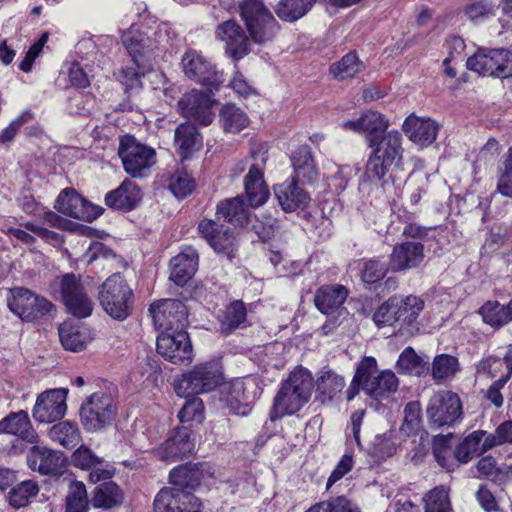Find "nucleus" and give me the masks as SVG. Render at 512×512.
<instances>
[{
    "label": "nucleus",
    "mask_w": 512,
    "mask_h": 512,
    "mask_svg": "<svg viewBox=\"0 0 512 512\" xmlns=\"http://www.w3.org/2000/svg\"><path fill=\"white\" fill-rule=\"evenodd\" d=\"M212 104L213 101L208 96L192 90L180 98L178 107L184 117L194 119L207 126L212 123L214 118Z\"/></svg>",
    "instance_id": "obj_22"
},
{
    "label": "nucleus",
    "mask_w": 512,
    "mask_h": 512,
    "mask_svg": "<svg viewBox=\"0 0 512 512\" xmlns=\"http://www.w3.org/2000/svg\"><path fill=\"white\" fill-rule=\"evenodd\" d=\"M63 302L70 314L86 318L92 314L93 301L88 297L84 286L73 274H66L60 283Z\"/></svg>",
    "instance_id": "obj_17"
},
{
    "label": "nucleus",
    "mask_w": 512,
    "mask_h": 512,
    "mask_svg": "<svg viewBox=\"0 0 512 512\" xmlns=\"http://www.w3.org/2000/svg\"><path fill=\"white\" fill-rule=\"evenodd\" d=\"M246 319V308L243 302L235 301L230 304L221 321V329L225 333H230L238 328Z\"/></svg>",
    "instance_id": "obj_57"
},
{
    "label": "nucleus",
    "mask_w": 512,
    "mask_h": 512,
    "mask_svg": "<svg viewBox=\"0 0 512 512\" xmlns=\"http://www.w3.org/2000/svg\"><path fill=\"white\" fill-rule=\"evenodd\" d=\"M142 198L139 187L129 179H125L121 185L105 196V203L107 206L130 211L134 209Z\"/></svg>",
    "instance_id": "obj_32"
},
{
    "label": "nucleus",
    "mask_w": 512,
    "mask_h": 512,
    "mask_svg": "<svg viewBox=\"0 0 512 512\" xmlns=\"http://www.w3.org/2000/svg\"><path fill=\"white\" fill-rule=\"evenodd\" d=\"M477 373L486 378H505L507 382L512 375V349L509 348L504 358L488 357L477 366Z\"/></svg>",
    "instance_id": "obj_35"
},
{
    "label": "nucleus",
    "mask_w": 512,
    "mask_h": 512,
    "mask_svg": "<svg viewBox=\"0 0 512 512\" xmlns=\"http://www.w3.org/2000/svg\"><path fill=\"white\" fill-rule=\"evenodd\" d=\"M49 438L65 448H73L80 442V431L78 427L68 421L55 424L49 429Z\"/></svg>",
    "instance_id": "obj_47"
},
{
    "label": "nucleus",
    "mask_w": 512,
    "mask_h": 512,
    "mask_svg": "<svg viewBox=\"0 0 512 512\" xmlns=\"http://www.w3.org/2000/svg\"><path fill=\"white\" fill-rule=\"evenodd\" d=\"M122 42L132 58L133 66L123 68L119 80L129 89L137 88L140 86V77L152 69L150 63L152 43L135 26H131L123 33Z\"/></svg>",
    "instance_id": "obj_3"
},
{
    "label": "nucleus",
    "mask_w": 512,
    "mask_h": 512,
    "mask_svg": "<svg viewBox=\"0 0 512 512\" xmlns=\"http://www.w3.org/2000/svg\"><path fill=\"white\" fill-rule=\"evenodd\" d=\"M26 230L31 231L35 235H37L39 238H41L43 241L51 244V245H59L62 242L61 236L53 232L51 230H48L47 228L41 226L40 224L32 221L25 222L23 224Z\"/></svg>",
    "instance_id": "obj_63"
},
{
    "label": "nucleus",
    "mask_w": 512,
    "mask_h": 512,
    "mask_svg": "<svg viewBox=\"0 0 512 512\" xmlns=\"http://www.w3.org/2000/svg\"><path fill=\"white\" fill-rule=\"evenodd\" d=\"M466 64L469 70L483 76L505 78L512 74V54L504 48L479 49Z\"/></svg>",
    "instance_id": "obj_10"
},
{
    "label": "nucleus",
    "mask_w": 512,
    "mask_h": 512,
    "mask_svg": "<svg viewBox=\"0 0 512 512\" xmlns=\"http://www.w3.org/2000/svg\"><path fill=\"white\" fill-rule=\"evenodd\" d=\"M0 431L7 434L19 436L21 439H16L13 444L14 449H19V452L24 451L23 441L29 443L38 442V434L32 428L28 413L24 410L10 413L0 421Z\"/></svg>",
    "instance_id": "obj_24"
},
{
    "label": "nucleus",
    "mask_w": 512,
    "mask_h": 512,
    "mask_svg": "<svg viewBox=\"0 0 512 512\" xmlns=\"http://www.w3.org/2000/svg\"><path fill=\"white\" fill-rule=\"evenodd\" d=\"M316 0H281L275 8L277 16L288 22L302 18Z\"/></svg>",
    "instance_id": "obj_48"
},
{
    "label": "nucleus",
    "mask_w": 512,
    "mask_h": 512,
    "mask_svg": "<svg viewBox=\"0 0 512 512\" xmlns=\"http://www.w3.org/2000/svg\"><path fill=\"white\" fill-rule=\"evenodd\" d=\"M356 381L369 397L375 400L388 399L399 386L396 375L391 370L377 372V361L374 357H364L356 369Z\"/></svg>",
    "instance_id": "obj_5"
},
{
    "label": "nucleus",
    "mask_w": 512,
    "mask_h": 512,
    "mask_svg": "<svg viewBox=\"0 0 512 512\" xmlns=\"http://www.w3.org/2000/svg\"><path fill=\"white\" fill-rule=\"evenodd\" d=\"M215 36L225 44L226 53L233 59L239 60L249 53V38L235 20L220 23L215 29Z\"/></svg>",
    "instance_id": "obj_20"
},
{
    "label": "nucleus",
    "mask_w": 512,
    "mask_h": 512,
    "mask_svg": "<svg viewBox=\"0 0 512 512\" xmlns=\"http://www.w3.org/2000/svg\"><path fill=\"white\" fill-rule=\"evenodd\" d=\"M181 423H201L204 420V404L203 401L193 396L187 400L177 415Z\"/></svg>",
    "instance_id": "obj_58"
},
{
    "label": "nucleus",
    "mask_w": 512,
    "mask_h": 512,
    "mask_svg": "<svg viewBox=\"0 0 512 512\" xmlns=\"http://www.w3.org/2000/svg\"><path fill=\"white\" fill-rule=\"evenodd\" d=\"M347 296L348 290L343 285H324L317 289L314 303L322 314L329 316L341 311Z\"/></svg>",
    "instance_id": "obj_30"
},
{
    "label": "nucleus",
    "mask_w": 512,
    "mask_h": 512,
    "mask_svg": "<svg viewBox=\"0 0 512 512\" xmlns=\"http://www.w3.org/2000/svg\"><path fill=\"white\" fill-rule=\"evenodd\" d=\"M396 296L389 298L374 313L373 320L378 327L398 322L395 312Z\"/></svg>",
    "instance_id": "obj_59"
},
{
    "label": "nucleus",
    "mask_w": 512,
    "mask_h": 512,
    "mask_svg": "<svg viewBox=\"0 0 512 512\" xmlns=\"http://www.w3.org/2000/svg\"><path fill=\"white\" fill-rule=\"evenodd\" d=\"M221 401L234 414L246 413V387L242 379L236 378L228 382H224L220 389Z\"/></svg>",
    "instance_id": "obj_33"
},
{
    "label": "nucleus",
    "mask_w": 512,
    "mask_h": 512,
    "mask_svg": "<svg viewBox=\"0 0 512 512\" xmlns=\"http://www.w3.org/2000/svg\"><path fill=\"white\" fill-rule=\"evenodd\" d=\"M150 314L155 326L162 332L183 330L187 321V308L176 299H163L150 306Z\"/></svg>",
    "instance_id": "obj_14"
},
{
    "label": "nucleus",
    "mask_w": 512,
    "mask_h": 512,
    "mask_svg": "<svg viewBox=\"0 0 512 512\" xmlns=\"http://www.w3.org/2000/svg\"><path fill=\"white\" fill-rule=\"evenodd\" d=\"M59 338L64 349L73 352L83 350L89 341L85 330L70 321L60 325Z\"/></svg>",
    "instance_id": "obj_40"
},
{
    "label": "nucleus",
    "mask_w": 512,
    "mask_h": 512,
    "mask_svg": "<svg viewBox=\"0 0 512 512\" xmlns=\"http://www.w3.org/2000/svg\"><path fill=\"white\" fill-rule=\"evenodd\" d=\"M65 458L62 453L46 447L33 446L27 455V464L42 475H61Z\"/></svg>",
    "instance_id": "obj_27"
},
{
    "label": "nucleus",
    "mask_w": 512,
    "mask_h": 512,
    "mask_svg": "<svg viewBox=\"0 0 512 512\" xmlns=\"http://www.w3.org/2000/svg\"><path fill=\"white\" fill-rule=\"evenodd\" d=\"M71 462L77 468L91 470L96 466V463H100V458L91 449L82 445L72 454Z\"/></svg>",
    "instance_id": "obj_60"
},
{
    "label": "nucleus",
    "mask_w": 512,
    "mask_h": 512,
    "mask_svg": "<svg viewBox=\"0 0 512 512\" xmlns=\"http://www.w3.org/2000/svg\"><path fill=\"white\" fill-rule=\"evenodd\" d=\"M68 389L56 388L38 395L32 416L39 423H52L64 417L67 405Z\"/></svg>",
    "instance_id": "obj_18"
},
{
    "label": "nucleus",
    "mask_w": 512,
    "mask_h": 512,
    "mask_svg": "<svg viewBox=\"0 0 512 512\" xmlns=\"http://www.w3.org/2000/svg\"><path fill=\"white\" fill-rule=\"evenodd\" d=\"M451 434L449 435H437L433 439V454L438 462V464L446 469H449L450 466L448 464L449 458V449H450V441Z\"/></svg>",
    "instance_id": "obj_62"
},
{
    "label": "nucleus",
    "mask_w": 512,
    "mask_h": 512,
    "mask_svg": "<svg viewBox=\"0 0 512 512\" xmlns=\"http://www.w3.org/2000/svg\"><path fill=\"white\" fill-rule=\"evenodd\" d=\"M219 121L227 133H239L249 124L247 114L233 104H227L220 110Z\"/></svg>",
    "instance_id": "obj_42"
},
{
    "label": "nucleus",
    "mask_w": 512,
    "mask_h": 512,
    "mask_svg": "<svg viewBox=\"0 0 512 512\" xmlns=\"http://www.w3.org/2000/svg\"><path fill=\"white\" fill-rule=\"evenodd\" d=\"M344 386V378L328 368L321 370L316 381L317 392L327 396L329 399L338 395L343 390Z\"/></svg>",
    "instance_id": "obj_50"
},
{
    "label": "nucleus",
    "mask_w": 512,
    "mask_h": 512,
    "mask_svg": "<svg viewBox=\"0 0 512 512\" xmlns=\"http://www.w3.org/2000/svg\"><path fill=\"white\" fill-rule=\"evenodd\" d=\"M279 205L285 212H294L308 207L311 195L296 179H288L274 187Z\"/></svg>",
    "instance_id": "obj_26"
},
{
    "label": "nucleus",
    "mask_w": 512,
    "mask_h": 512,
    "mask_svg": "<svg viewBox=\"0 0 512 512\" xmlns=\"http://www.w3.org/2000/svg\"><path fill=\"white\" fill-rule=\"evenodd\" d=\"M239 14L251 39L258 44L272 41L279 26L267 6L260 0H242Z\"/></svg>",
    "instance_id": "obj_4"
},
{
    "label": "nucleus",
    "mask_w": 512,
    "mask_h": 512,
    "mask_svg": "<svg viewBox=\"0 0 512 512\" xmlns=\"http://www.w3.org/2000/svg\"><path fill=\"white\" fill-rule=\"evenodd\" d=\"M363 134L367 145L374 143V140L385 134L389 122L384 116L376 111H367L361 115Z\"/></svg>",
    "instance_id": "obj_49"
},
{
    "label": "nucleus",
    "mask_w": 512,
    "mask_h": 512,
    "mask_svg": "<svg viewBox=\"0 0 512 512\" xmlns=\"http://www.w3.org/2000/svg\"><path fill=\"white\" fill-rule=\"evenodd\" d=\"M114 415V402L104 393L92 394L83 402L80 409L81 422L90 432L100 431L110 425Z\"/></svg>",
    "instance_id": "obj_12"
},
{
    "label": "nucleus",
    "mask_w": 512,
    "mask_h": 512,
    "mask_svg": "<svg viewBox=\"0 0 512 512\" xmlns=\"http://www.w3.org/2000/svg\"><path fill=\"white\" fill-rule=\"evenodd\" d=\"M118 154L124 170L133 178L145 177L157 162L156 151L130 135L121 138Z\"/></svg>",
    "instance_id": "obj_8"
},
{
    "label": "nucleus",
    "mask_w": 512,
    "mask_h": 512,
    "mask_svg": "<svg viewBox=\"0 0 512 512\" xmlns=\"http://www.w3.org/2000/svg\"><path fill=\"white\" fill-rule=\"evenodd\" d=\"M198 232L215 252L230 255L234 250L235 237L223 225L210 219H203L198 225Z\"/></svg>",
    "instance_id": "obj_28"
},
{
    "label": "nucleus",
    "mask_w": 512,
    "mask_h": 512,
    "mask_svg": "<svg viewBox=\"0 0 512 512\" xmlns=\"http://www.w3.org/2000/svg\"><path fill=\"white\" fill-rule=\"evenodd\" d=\"M459 371L458 359L448 354L437 355L431 366V376L437 383L451 380Z\"/></svg>",
    "instance_id": "obj_45"
},
{
    "label": "nucleus",
    "mask_w": 512,
    "mask_h": 512,
    "mask_svg": "<svg viewBox=\"0 0 512 512\" xmlns=\"http://www.w3.org/2000/svg\"><path fill=\"white\" fill-rule=\"evenodd\" d=\"M266 157L262 155L250 166L244 178L245 193L251 207L263 205L269 198V190L264 181Z\"/></svg>",
    "instance_id": "obj_25"
},
{
    "label": "nucleus",
    "mask_w": 512,
    "mask_h": 512,
    "mask_svg": "<svg viewBox=\"0 0 512 512\" xmlns=\"http://www.w3.org/2000/svg\"><path fill=\"white\" fill-rule=\"evenodd\" d=\"M362 63L355 53H348L339 62L333 64L330 72L334 78L344 80L360 72Z\"/></svg>",
    "instance_id": "obj_55"
},
{
    "label": "nucleus",
    "mask_w": 512,
    "mask_h": 512,
    "mask_svg": "<svg viewBox=\"0 0 512 512\" xmlns=\"http://www.w3.org/2000/svg\"><path fill=\"white\" fill-rule=\"evenodd\" d=\"M395 314L398 322L403 325L410 326L414 324L419 314L424 309V302L416 296H407L403 299L396 297Z\"/></svg>",
    "instance_id": "obj_41"
},
{
    "label": "nucleus",
    "mask_w": 512,
    "mask_h": 512,
    "mask_svg": "<svg viewBox=\"0 0 512 512\" xmlns=\"http://www.w3.org/2000/svg\"><path fill=\"white\" fill-rule=\"evenodd\" d=\"M168 187L177 198H184L195 188L194 180L184 167L178 168L170 176Z\"/></svg>",
    "instance_id": "obj_54"
},
{
    "label": "nucleus",
    "mask_w": 512,
    "mask_h": 512,
    "mask_svg": "<svg viewBox=\"0 0 512 512\" xmlns=\"http://www.w3.org/2000/svg\"><path fill=\"white\" fill-rule=\"evenodd\" d=\"M170 279L178 286H183L195 274L198 268V254L191 247L185 248L170 261Z\"/></svg>",
    "instance_id": "obj_31"
},
{
    "label": "nucleus",
    "mask_w": 512,
    "mask_h": 512,
    "mask_svg": "<svg viewBox=\"0 0 512 512\" xmlns=\"http://www.w3.org/2000/svg\"><path fill=\"white\" fill-rule=\"evenodd\" d=\"M156 347L160 355L174 364L183 365L192 361V345L184 330L162 332L157 337Z\"/></svg>",
    "instance_id": "obj_16"
},
{
    "label": "nucleus",
    "mask_w": 512,
    "mask_h": 512,
    "mask_svg": "<svg viewBox=\"0 0 512 512\" xmlns=\"http://www.w3.org/2000/svg\"><path fill=\"white\" fill-rule=\"evenodd\" d=\"M89 498L83 482H70L66 496V512H87Z\"/></svg>",
    "instance_id": "obj_51"
},
{
    "label": "nucleus",
    "mask_w": 512,
    "mask_h": 512,
    "mask_svg": "<svg viewBox=\"0 0 512 512\" xmlns=\"http://www.w3.org/2000/svg\"><path fill=\"white\" fill-rule=\"evenodd\" d=\"M396 368L399 373L426 375L429 370V363L419 356L411 347L405 348L400 354Z\"/></svg>",
    "instance_id": "obj_43"
},
{
    "label": "nucleus",
    "mask_w": 512,
    "mask_h": 512,
    "mask_svg": "<svg viewBox=\"0 0 512 512\" xmlns=\"http://www.w3.org/2000/svg\"><path fill=\"white\" fill-rule=\"evenodd\" d=\"M478 313L486 324L500 328L512 321V299L507 305L489 300L480 307Z\"/></svg>",
    "instance_id": "obj_38"
},
{
    "label": "nucleus",
    "mask_w": 512,
    "mask_h": 512,
    "mask_svg": "<svg viewBox=\"0 0 512 512\" xmlns=\"http://www.w3.org/2000/svg\"><path fill=\"white\" fill-rule=\"evenodd\" d=\"M199 144V134L194 125L183 123L175 131V145L183 159L188 158L189 154L197 148Z\"/></svg>",
    "instance_id": "obj_46"
},
{
    "label": "nucleus",
    "mask_w": 512,
    "mask_h": 512,
    "mask_svg": "<svg viewBox=\"0 0 512 512\" xmlns=\"http://www.w3.org/2000/svg\"><path fill=\"white\" fill-rule=\"evenodd\" d=\"M313 377L302 367L293 370L287 379L281 382L270 412L272 420L297 413L311 398Z\"/></svg>",
    "instance_id": "obj_1"
},
{
    "label": "nucleus",
    "mask_w": 512,
    "mask_h": 512,
    "mask_svg": "<svg viewBox=\"0 0 512 512\" xmlns=\"http://www.w3.org/2000/svg\"><path fill=\"white\" fill-rule=\"evenodd\" d=\"M292 166L294 177L297 181L313 183L318 178V170L308 146H301L293 152Z\"/></svg>",
    "instance_id": "obj_34"
},
{
    "label": "nucleus",
    "mask_w": 512,
    "mask_h": 512,
    "mask_svg": "<svg viewBox=\"0 0 512 512\" xmlns=\"http://www.w3.org/2000/svg\"><path fill=\"white\" fill-rule=\"evenodd\" d=\"M195 444L186 427H180L155 451V456L164 462L173 463L191 455Z\"/></svg>",
    "instance_id": "obj_21"
},
{
    "label": "nucleus",
    "mask_w": 512,
    "mask_h": 512,
    "mask_svg": "<svg viewBox=\"0 0 512 512\" xmlns=\"http://www.w3.org/2000/svg\"><path fill=\"white\" fill-rule=\"evenodd\" d=\"M215 476L216 469L208 462L186 463L173 468L169 480H205Z\"/></svg>",
    "instance_id": "obj_39"
},
{
    "label": "nucleus",
    "mask_w": 512,
    "mask_h": 512,
    "mask_svg": "<svg viewBox=\"0 0 512 512\" xmlns=\"http://www.w3.org/2000/svg\"><path fill=\"white\" fill-rule=\"evenodd\" d=\"M217 215L234 226H244L250 219V210L240 196L226 199L217 205Z\"/></svg>",
    "instance_id": "obj_37"
},
{
    "label": "nucleus",
    "mask_w": 512,
    "mask_h": 512,
    "mask_svg": "<svg viewBox=\"0 0 512 512\" xmlns=\"http://www.w3.org/2000/svg\"><path fill=\"white\" fill-rule=\"evenodd\" d=\"M182 67L188 78L206 86L210 91L217 90L223 81L215 65L195 50L184 54Z\"/></svg>",
    "instance_id": "obj_15"
},
{
    "label": "nucleus",
    "mask_w": 512,
    "mask_h": 512,
    "mask_svg": "<svg viewBox=\"0 0 512 512\" xmlns=\"http://www.w3.org/2000/svg\"><path fill=\"white\" fill-rule=\"evenodd\" d=\"M421 407L417 401L409 402L404 409V423L402 430L411 431L418 427L420 423Z\"/></svg>",
    "instance_id": "obj_64"
},
{
    "label": "nucleus",
    "mask_w": 512,
    "mask_h": 512,
    "mask_svg": "<svg viewBox=\"0 0 512 512\" xmlns=\"http://www.w3.org/2000/svg\"><path fill=\"white\" fill-rule=\"evenodd\" d=\"M173 486L163 488L154 500L155 512H201L202 504L194 496L188 483L172 482Z\"/></svg>",
    "instance_id": "obj_11"
},
{
    "label": "nucleus",
    "mask_w": 512,
    "mask_h": 512,
    "mask_svg": "<svg viewBox=\"0 0 512 512\" xmlns=\"http://www.w3.org/2000/svg\"><path fill=\"white\" fill-rule=\"evenodd\" d=\"M496 189L502 196L512 198V147L508 149L503 163L498 167Z\"/></svg>",
    "instance_id": "obj_56"
},
{
    "label": "nucleus",
    "mask_w": 512,
    "mask_h": 512,
    "mask_svg": "<svg viewBox=\"0 0 512 512\" xmlns=\"http://www.w3.org/2000/svg\"><path fill=\"white\" fill-rule=\"evenodd\" d=\"M368 147L372 149L364 173V177L368 181L381 180L390 166H399L402 162L404 152L402 137L396 130L386 132L374 140V143H369Z\"/></svg>",
    "instance_id": "obj_2"
},
{
    "label": "nucleus",
    "mask_w": 512,
    "mask_h": 512,
    "mask_svg": "<svg viewBox=\"0 0 512 512\" xmlns=\"http://www.w3.org/2000/svg\"><path fill=\"white\" fill-rule=\"evenodd\" d=\"M223 380V373L216 362H204L193 366L174 382L179 397L186 398L214 390Z\"/></svg>",
    "instance_id": "obj_6"
},
{
    "label": "nucleus",
    "mask_w": 512,
    "mask_h": 512,
    "mask_svg": "<svg viewBox=\"0 0 512 512\" xmlns=\"http://www.w3.org/2000/svg\"><path fill=\"white\" fill-rule=\"evenodd\" d=\"M38 492L39 488L36 482H17L9 491L8 500L10 505L15 508L24 507Z\"/></svg>",
    "instance_id": "obj_52"
},
{
    "label": "nucleus",
    "mask_w": 512,
    "mask_h": 512,
    "mask_svg": "<svg viewBox=\"0 0 512 512\" xmlns=\"http://www.w3.org/2000/svg\"><path fill=\"white\" fill-rule=\"evenodd\" d=\"M99 300L108 315L124 320L132 311L133 292L122 275L115 273L102 284Z\"/></svg>",
    "instance_id": "obj_7"
},
{
    "label": "nucleus",
    "mask_w": 512,
    "mask_h": 512,
    "mask_svg": "<svg viewBox=\"0 0 512 512\" xmlns=\"http://www.w3.org/2000/svg\"><path fill=\"white\" fill-rule=\"evenodd\" d=\"M462 413L459 396L448 390L435 392L426 408L428 422L433 428L453 425L461 418Z\"/></svg>",
    "instance_id": "obj_9"
},
{
    "label": "nucleus",
    "mask_w": 512,
    "mask_h": 512,
    "mask_svg": "<svg viewBox=\"0 0 512 512\" xmlns=\"http://www.w3.org/2000/svg\"><path fill=\"white\" fill-rule=\"evenodd\" d=\"M55 209L68 217L91 222L100 215V210L86 201L74 189H64L57 197Z\"/></svg>",
    "instance_id": "obj_19"
},
{
    "label": "nucleus",
    "mask_w": 512,
    "mask_h": 512,
    "mask_svg": "<svg viewBox=\"0 0 512 512\" xmlns=\"http://www.w3.org/2000/svg\"><path fill=\"white\" fill-rule=\"evenodd\" d=\"M402 129L416 145L427 147L436 140L439 125L430 118H421L412 114L405 119Z\"/></svg>",
    "instance_id": "obj_29"
},
{
    "label": "nucleus",
    "mask_w": 512,
    "mask_h": 512,
    "mask_svg": "<svg viewBox=\"0 0 512 512\" xmlns=\"http://www.w3.org/2000/svg\"><path fill=\"white\" fill-rule=\"evenodd\" d=\"M122 489L115 482H99L92 491L91 503L95 508L110 509L123 502Z\"/></svg>",
    "instance_id": "obj_36"
},
{
    "label": "nucleus",
    "mask_w": 512,
    "mask_h": 512,
    "mask_svg": "<svg viewBox=\"0 0 512 512\" xmlns=\"http://www.w3.org/2000/svg\"><path fill=\"white\" fill-rule=\"evenodd\" d=\"M388 268L378 260H368L364 263L361 271L362 280L365 283L373 284L384 278Z\"/></svg>",
    "instance_id": "obj_61"
},
{
    "label": "nucleus",
    "mask_w": 512,
    "mask_h": 512,
    "mask_svg": "<svg viewBox=\"0 0 512 512\" xmlns=\"http://www.w3.org/2000/svg\"><path fill=\"white\" fill-rule=\"evenodd\" d=\"M486 435L484 430H476L467 435L456 447L454 458L461 464H466L475 456L482 453L481 442Z\"/></svg>",
    "instance_id": "obj_44"
},
{
    "label": "nucleus",
    "mask_w": 512,
    "mask_h": 512,
    "mask_svg": "<svg viewBox=\"0 0 512 512\" xmlns=\"http://www.w3.org/2000/svg\"><path fill=\"white\" fill-rule=\"evenodd\" d=\"M425 512H450L448 488L444 485L435 487L424 497Z\"/></svg>",
    "instance_id": "obj_53"
},
{
    "label": "nucleus",
    "mask_w": 512,
    "mask_h": 512,
    "mask_svg": "<svg viewBox=\"0 0 512 512\" xmlns=\"http://www.w3.org/2000/svg\"><path fill=\"white\" fill-rule=\"evenodd\" d=\"M424 257V246L420 242L398 243L390 254L389 269L393 272H402L417 268L423 262Z\"/></svg>",
    "instance_id": "obj_23"
},
{
    "label": "nucleus",
    "mask_w": 512,
    "mask_h": 512,
    "mask_svg": "<svg viewBox=\"0 0 512 512\" xmlns=\"http://www.w3.org/2000/svg\"><path fill=\"white\" fill-rule=\"evenodd\" d=\"M9 309L23 321L32 322L54 310V305L25 288H15L8 301Z\"/></svg>",
    "instance_id": "obj_13"
}]
</instances>
